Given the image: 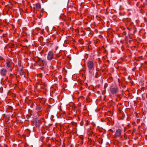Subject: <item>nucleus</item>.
<instances>
[{"mask_svg": "<svg viewBox=\"0 0 147 147\" xmlns=\"http://www.w3.org/2000/svg\"><path fill=\"white\" fill-rule=\"evenodd\" d=\"M95 63L93 60H89L87 62L86 65L88 70L90 73L92 74L94 69Z\"/></svg>", "mask_w": 147, "mask_h": 147, "instance_id": "obj_1", "label": "nucleus"}, {"mask_svg": "<svg viewBox=\"0 0 147 147\" xmlns=\"http://www.w3.org/2000/svg\"><path fill=\"white\" fill-rule=\"evenodd\" d=\"M5 63L6 65V67L7 68L12 67L14 68V63L12 62V60L9 58L5 60Z\"/></svg>", "mask_w": 147, "mask_h": 147, "instance_id": "obj_2", "label": "nucleus"}, {"mask_svg": "<svg viewBox=\"0 0 147 147\" xmlns=\"http://www.w3.org/2000/svg\"><path fill=\"white\" fill-rule=\"evenodd\" d=\"M109 90L110 94L113 95L117 93L119 90L118 88L116 86H111L110 87Z\"/></svg>", "mask_w": 147, "mask_h": 147, "instance_id": "obj_3", "label": "nucleus"}, {"mask_svg": "<svg viewBox=\"0 0 147 147\" xmlns=\"http://www.w3.org/2000/svg\"><path fill=\"white\" fill-rule=\"evenodd\" d=\"M38 65L40 66L45 65L47 64L45 60L41 59L40 58H38L36 61Z\"/></svg>", "mask_w": 147, "mask_h": 147, "instance_id": "obj_4", "label": "nucleus"}, {"mask_svg": "<svg viewBox=\"0 0 147 147\" xmlns=\"http://www.w3.org/2000/svg\"><path fill=\"white\" fill-rule=\"evenodd\" d=\"M121 132L122 130L120 129H117L114 136L115 138H116L120 137H121V138H122V136H121Z\"/></svg>", "mask_w": 147, "mask_h": 147, "instance_id": "obj_5", "label": "nucleus"}, {"mask_svg": "<svg viewBox=\"0 0 147 147\" xmlns=\"http://www.w3.org/2000/svg\"><path fill=\"white\" fill-rule=\"evenodd\" d=\"M54 54L53 52L51 51H49L47 54V59L48 60L51 61L54 58Z\"/></svg>", "mask_w": 147, "mask_h": 147, "instance_id": "obj_6", "label": "nucleus"}, {"mask_svg": "<svg viewBox=\"0 0 147 147\" xmlns=\"http://www.w3.org/2000/svg\"><path fill=\"white\" fill-rule=\"evenodd\" d=\"M7 73V70L4 68H3L0 70V74L2 76H5Z\"/></svg>", "mask_w": 147, "mask_h": 147, "instance_id": "obj_7", "label": "nucleus"}, {"mask_svg": "<svg viewBox=\"0 0 147 147\" xmlns=\"http://www.w3.org/2000/svg\"><path fill=\"white\" fill-rule=\"evenodd\" d=\"M42 108L40 106H37L36 107V110H37L38 112H40L42 111Z\"/></svg>", "mask_w": 147, "mask_h": 147, "instance_id": "obj_8", "label": "nucleus"}, {"mask_svg": "<svg viewBox=\"0 0 147 147\" xmlns=\"http://www.w3.org/2000/svg\"><path fill=\"white\" fill-rule=\"evenodd\" d=\"M40 8L41 5L40 3H38L36 4V8L37 10H38Z\"/></svg>", "mask_w": 147, "mask_h": 147, "instance_id": "obj_9", "label": "nucleus"}, {"mask_svg": "<svg viewBox=\"0 0 147 147\" xmlns=\"http://www.w3.org/2000/svg\"><path fill=\"white\" fill-rule=\"evenodd\" d=\"M79 42L81 44H83L84 41L82 39H80L79 40Z\"/></svg>", "mask_w": 147, "mask_h": 147, "instance_id": "obj_10", "label": "nucleus"}, {"mask_svg": "<svg viewBox=\"0 0 147 147\" xmlns=\"http://www.w3.org/2000/svg\"><path fill=\"white\" fill-rule=\"evenodd\" d=\"M81 32L82 33L81 34V35L82 36H84L86 34L85 32L83 31H81Z\"/></svg>", "mask_w": 147, "mask_h": 147, "instance_id": "obj_11", "label": "nucleus"}, {"mask_svg": "<svg viewBox=\"0 0 147 147\" xmlns=\"http://www.w3.org/2000/svg\"><path fill=\"white\" fill-rule=\"evenodd\" d=\"M9 68V70L11 71L12 72V67L11 68Z\"/></svg>", "mask_w": 147, "mask_h": 147, "instance_id": "obj_12", "label": "nucleus"}, {"mask_svg": "<svg viewBox=\"0 0 147 147\" xmlns=\"http://www.w3.org/2000/svg\"><path fill=\"white\" fill-rule=\"evenodd\" d=\"M144 20L145 22H147V19L145 18H144Z\"/></svg>", "mask_w": 147, "mask_h": 147, "instance_id": "obj_13", "label": "nucleus"}, {"mask_svg": "<svg viewBox=\"0 0 147 147\" xmlns=\"http://www.w3.org/2000/svg\"><path fill=\"white\" fill-rule=\"evenodd\" d=\"M20 72H22V73H23V69H21V70H20Z\"/></svg>", "mask_w": 147, "mask_h": 147, "instance_id": "obj_14", "label": "nucleus"}, {"mask_svg": "<svg viewBox=\"0 0 147 147\" xmlns=\"http://www.w3.org/2000/svg\"><path fill=\"white\" fill-rule=\"evenodd\" d=\"M87 122H88V121H86V126H87L88 125Z\"/></svg>", "mask_w": 147, "mask_h": 147, "instance_id": "obj_15", "label": "nucleus"}, {"mask_svg": "<svg viewBox=\"0 0 147 147\" xmlns=\"http://www.w3.org/2000/svg\"><path fill=\"white\" fill-rule=\"evenodd\" d=\"M0 58H1V59H3V57H0Z\"/></svg>", "mask_w": 147, "mask_h": 147, "instance_id": "obj_16", "label": "nucleus"}, {"mask_svg": "<svg viewBox=\"0 0 147 147\" xmlns=\"http://www.w3.org/2000/svg\"><path fill=\"white\" fill-rule=\"evenodd\" d=\"M146 140H147V135H146Z\"/></svg>", "mask_w": 147, "mask_h": 147, "instance_id": "obj_17", "label": "nucleus"}, {"mask_svg": "<svg viewBox=\"0 0 147 147\" xmlns=\"http://www.w3.org/2000/svg\"><path fill=\"white\" fill-rule=\"evenodd\" d=\"M89 98V96H88L87 97V98Z\"/></svg>", "mask_w": 147, "mask_h": 147, "instance_id": "obj_18", "label": "nucleus"}, {"mask_svg": "<svg viewBox=\"0 0 147 147\" xmlns=\"http://www.w3.org/2000/svg\"><path fill=\"white\" fill-rule=\"evenodd\" d=\"M39 75H40V76H42V74H39Z\"/></svg>", "mask_w": 147, "mask_h": 147, "instance_id": "obj_19", "label": "nucleus"}]
</instances>
